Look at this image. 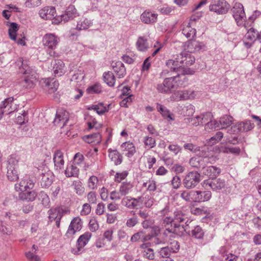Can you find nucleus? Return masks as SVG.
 Wrapping results in <instances>:
<instances>
[{
  "label": "nucleus",
  "instance_id": "nucleus-1",
  "mask_svg": "<svg viewBox=\"0 0 261 261\" xmlns=\"http://www.w3.org/2000/svg\"><path fill=\"white\" fill-rule=\"evenodd\" d=\"M195 61V57L188 52H183L177 56L174 59H170L166 65L170 71L179 72L183 75L194 74V70L190 68Z\"/></svg>",
  "mask_w": 261,
  "mask_h": 261
},
{
  "label": "nucleus",
  "instance_id": "nucleus-2",
  "mask_svg": "<svg viewBox=\"0 0 261 261\" xmlns=\"http://www.w3.org/2000/svg\"><path fill=\"white\" fill-rule=\"evenodd\" d=\"M188 222V218L187 215L181 211H177L174 213V218L166 217L164 220V223L167 225L170 224L171 228L170 231L178 236H182L187 231L188 225H184Z\"/></svg>",
  "mask_w": 261,
  "mask_h": 261
},
{
  "label": "nucleus",
  "instance_id": "nucleus-3",
  "mask_svg": "<svg viewBox=\"0 0 261 261\" xmlns=\"http://www.w3.org/2000/svg\"><path fill=\"white\" fill-rule=\"evenodd\" d=\"M186 77L178 75L164 80L162 84H159L157 89L159 92L163 93H168L172 90H175L185 86Z\"/></svg>",
  "mask_w": 261,
  "mask_h": 261
},
{
  "label": "nucleus",
  "instance_id": "nucleus-4",
  "mask_svg": "<svg viewBox=\"0 0 261 261\" xmlns=\"http://www.w3.org/2000/svg\"><path fill=\"white\" fill-rule=\"evenodd\" d=\"M34 184L32 180L27 179L21 180L18 185H16L15 188L17 191H20L19 196L22 200L33 201L36 197V193L33 190Z\"/></svg>",
  "mask_w": 261,
  "mask_h": 261
},
{
  "label": "nucleus",
  "instance_id": "nucleus-5",
  "mask_svg": "<svg viewBox=\"0 0 261 261\" xmlns=\"http://www.w3.org/2000/svg\"><path fill=\"white\" fill-rule=\"evenodd\" d=\"M79 16V13L75 6L73 5H70L66 8L63 14L60 16H56L54 18L53 23L58 24L62 21L66 22Z\"/></svg>",
  "mask_w": 261,
  "mask_h": 261
},
{
  "label": "nucleus",
  "instance_id": "nucleus-6",
  "mask_svg": "<svg viewBox=\"0 0 261 261\" xmlns=\"http://www.w3.org/2000/svg\"><path fill=\"white\" fill-rule=\"evenodd\" d=\"M69 212L68 210L62 207L51 208L49 211V219L50 221H55L56 226L59 228L62 217Z\"/></svg>",
  "mask_w": 261,
  "mask_h": 261
},
{
  "label": "nucleus",
  "instance_id": "nucleus-7",
  "mask_svg": "<svg viewBox=\"0 0 261 261\" xmlns=\"http://www.w3.org/2000/svg\"><path fill=\"white\" fill-rule=\"evenodd\" d=\"M233 16L239 26L243 24L246 19V15L243 5L240 3H235L232 9Z\"/></svg>",
  "mask_w": 261,
  "mask_h": 261
},
{
  "label": "nucleus",
  "instance_id": "nucleus-8",
  "mask_svg": "<svg viewBox=\"0 0 261 261\" xmlns=\"http://www.w3.org/2000/svg\"><path fill=\"white\" fill-rule=\"evenodd\" d=\"M42 42L48 49L54 50L59 42V38L54 34L48 33L43 36Z\"/></svg>",
  "mask_w": 261,
  "mask_h": 261
},
{
  "label": "nucleus",
  "instance_id": "nucleus-9",
  "mask_svg": "<svg viewBox=\"0 0 261 261\" xmlns=\"http://www.w3.org/2000/svg\"><path fill=\"white\" fill-rule=\"evenodd\" d=\"M82 227L83 222L81 218L79 217L74 218L70 222L66 235L69 237H72L76 232L80 231Z\"/></svg>",
  "mask_w": 261,
  "mask_h": 261
},
{
  "label": "nucleus",
  "instance_id": "nucleus-10",
  "mask_svg": "<svg viewBox=\"0 0 261 261\" xmlns=\"http://www.w3.org/2000/svg\"><path fill=\"white\" fill-rule=\"evenodd\" d=\"M260 35L254 28H251L246 33L244 37L245 46L249 48L251 46L257 39H260Z\"/></svg>",
  "mask_w": 261,
  "mask_h": 261
},
{
  "label": "nucleus",
  "instance_id": "nucleus-11",
  "mask_svg": "<svg viewBox=\"0 0 261 261\" xmlns=\"http://www.w3.org/2000/svg\"><path fill=\"white\" fill-rule=\"evenodd\" d=\"M200 175L196 171L189 172L184 179V184L188 188L195 187L200 181Z\"/></svg>",
  "mask_w": 261,
  "mask_h": 261
},
{
  "label": "nucleus",
  "instance_id": "nucleus-12",
  "mask_svg": "<svg viewBox=\"0 0 261 261\" xmlns=\"http://www.w3.org/2000/svg\"><path fill=\"white\" fill-rule=\"evenodd\" d=\"M195 96V92L194 91H178L173 93L171 96V99L173 101H179L193 99Z\"/></svg>",
  "mask_w": 261,
  "mask_h": 261
},
{
  "label": "nucleus",
  "instance_id": "nucleus-13",
  "mask_svg": "<svg viewBox=\"0 0 261 261\" xmlns=\"http://www.w3.org/2000/svg\"><path fill=\"white\" fill-rule=\"evenodd\" d=\"M42 83L44 84L45 89L48 94L55 93L58 89L59 84L57 80L54 78L48 77L42 80Z\"/></svg>",
  "mask_w": 261,
  "mask_h": 261
},
{
  "label": "nucleus",
  "instance_id": "nucleus-14",
  "mask_svg": "<svg viewBox=\"0 0 261 261\" xmlns=\"http://www.w3.org/2000/svg\"><path fill=\"white\" fill-rule=\"evenodd\" d=\"M1 106V108L3 109V111L6 114H10L18 109V105L14 103L13 97L5 99Z\"/></svg>",
  "mask_w": 261,
  "mask_h": 261
},
{
  "label": "nucleus",
  "instance_id": "nucleus-15",
  "mask_svg": "<svg viewBox=\"0 0 261 261\" xmlns=\"http://www.w3.org/2000/svg\"><path fill=\"white\" fill-rule=\"evenodd\" d=\"M112 104L105 105L102 102H95L94 104L88 107L87 110H93L99 115H103L108 113L111 109Z\"/></svg>",
  "mask_w": 261,
  "mask_h": 261
},
{
  "label": "nucleus",
  "instance_id": "nucleus-16",
  "mask_svg": "<svg viewBox=\"0 0 261 261\" xmlns=\"http://www.w3.org/2000/svg\"><path fill=\"white\" fill-rule=\"evenodd\" d=\"M82 140L87 143L92 145L96 146L99 145L102 140L101 134L99 132L93 133L82 137Z\"/></svg>",
  "mask_w": 261,
  "mask_h": 261
},
{
  "label": "nucleus",
  "instance_id": "nucleus-17",
  "mask_svg": "<svg viewBox=\"0 0 261 261\" xmlns=\"http://www.w3.org/2000/svg\"><path fill=\"white\" fill-rule=\"evenodd\" d=\"M56 14V10L54 7L46 6L42 8L39 11L40 17L44 20L54 19L56 17L55 15Z\"/></svg>",
  "mask_w": 261,
  "mask_h": 261
},
{
  "label": "nucleus",
  "instance_id": "nucleus-18",
  "mask_svg": "<svg viewBox=\"0 0 261 261\" xmlns=\"http://www.w3.org/2000/svg\"><path fill=\"white\" fill-rule=\"evenodd\" d=\"M202 174L211 179L217 178L221 173V169L215 166L203 167L202 170Z\"/></svg>",
  "mask_w": 261,
  "mask_h": 261
},
{
  "label": "nucleus",
  "instance_id": "nucleus-19",
  "mask_svg": "<svg viewBox=\"0 0 261 261\" xmlns=\"http://www.w3.org/2000/svg\"><path fill=\"white\" fill-rule=\"evenodd\" d=\"M203 185L206 187L207 185L213 190H220L225 186V182L220 178H214L213 179L205 180L203 182Z\"/></svg>",
  "mask_w": 261,
  "mask_h": 261
},
{
  "label": "nucleus",
  "instance_id": "nucleus-20",
  "mask_svg": "<svg viewBox=\"0 0 261 261\" xmlns=\"http://www.w3.org/2000/svg\"><path fill=\"white\" fill-rule=\"evenodd\" d=\"M121 148L123 153L128 157H131L136 153V149L134 143L130 141L122 144Z\"/></svg>",
  "mask_w": 261,
  "mask_h": 261
},
{
  "label": "nucleus",
  "instance_id": "nucleus-21",
  "mask_svg": "<svg viewBox=\"0 0 261 261\" xmlns=\"http://www.w3.org/2000/svg\"><path fill=\"white\" fill-rule=\"evenodd\" d=\"M158 15L149 11H145L141 15V21L146 24L153 23L156 22Z\"/></svg>",
  "mask_w": 261,
  "mask_h": 261
},
{
  "label": "nucleus",
  "instance_id": "nucleus-22",
  "mask_svg": "<svg viewBox=\"0 0 261 261\" xmlns=\"http://www.w3.org/2000/svg\"><path fill=\"white\" fill-rule=\"evenodd\" d=\"M92 236L91 232L87 231L81 235L77 240L78 243V250L73 249L72 252L74 254H77L78 252L80 251V249L84 247L88 243Z\"/></svg>",
  "mask_w": 261,
  "mask_h": 261
},
{
  "label": "nucleus",
  "instance_id": "nucleus-23",
  "mask_svg": "<svg viewBox=\"0 0 261 261\" xmlns=\"http://www.w3.org/2000/svg\"><path fill=\"white\" fill-rule=\"evenodd\" d=\"M112 66L114 71L119 78L124 76L126 74V70L123 64L121 61H113L112 63Z\"/></svg>",
  "mask_w": 261,
  "mask_h": 261
},
{
  "label": "nucleus",
  "instance_id": "nucleus-24",
  "mask_svg": "<svg viewBox=\"0 0 261 261\" xmlns=\"http://www.w3.org/2000/svg\"><path fill=\"white\" fill-rule=\"evenodd\" d=\"M53 71L55 76H61L65 72V64L61 60H56L53 64Z\"/></svg>",
  "mask_w": 261,
  "mask_h": 261
},
{
  "label": "nucleus",
  "instance_id": "nucleus-25",
  "mask_svg": "<svg viewBox=\"0 0 261 261\" xmlns=\"http://www.w3.org/2000/svg\"><path fill=\"white\" fill-rule=\"evenodd\" d=\"M181 196L186 201L198 202V191H185L181 194Z\"/></svg>",
  "mask_w": 261,
  "mask_h": 261
},
{
  "label": "nucleus",
  "instance_id": "nucleus-26",
  "mask_svg": "<svg viewBox=\"0 0 261 261\" xmlns=\"http://www.w3.org/2000/svg\"><path fill=\"white\" fill-rule=\"evenodd\" d=\"M156 109L162 115V116L168 120H173L174 119V116L164 106L160 104H156Z\"/></svg>",
  "mask_w": 261,
  "mask_h": 261
},
{
  "label": "nucleus",
  "instance_id": "nucleus-27",
  "mask_svg": "<svg viewBox=\"0 0 261 261\" xmlns=\"http://www.w3.org/2000/svg\"><path fill=\"white\" fill-rule=\"evenodd\" d=\"M156 109L162 115V116L168 120H173L174 119V116L164 106L160 104H156Z\"/></svg>",
  "mask_w": 261,
  "mask_h": 261
},
{
  "label": "nucleus",
  "instance_id": "nucleus-28",
  "mask_svg": "<svg viewBox=\"0 0 261 261\" xmlns=\"http://www.w3.org/2000/svg\"><path fill=\"white\" fill-rule=\"evenodd\" d=\"M68 112L65 110H61L57 112L55 122L56 123L61 122L63 124V126H64L68 121Z\"/></svg>",
  "mask_w": 261,
  "mask_h": 261
},
{
  "label": "nucleus",
  "instance_id": "nucleus-29",
  "mask_svg": "<svg viewBox=\"0 0 261 261\" xmlns=\"http://www.w3.org/2000/svg\"><path fill=\"white\" fill-rule=\"evenodd\" d=\"M190 208L191 213L195 215H207L210 214L208 210L204 206L196 207L195 205L192 204L190 206Z\"/></svg>",
  "mask_w": 261,
  "mask_h": 261
},
{
  "label": "nucleus",
  "instance_id": "nucleus-30",
  "mask_svg": "<svg viewBox=\"0 0 261 261\" xmlns=\"http://www.w3.org/2000/svg\"><path fill=\"white\" fill-rule=\"evenodd\" d=\"M55 165L57 168L61 169L63 168L64 161L63 160V154L60 150H57L55 152L54 158Z\"/></svg>",
  "mask_w": 261,
  "mask_h": 261
},
{
  "label": "nucleus",
  "instance_id": "nucleus-31",
  "mask_svg": "<svg viewBox=\"0 0 261 261\" xmlns=\"http://www.w3.org/2000/svg\"><path fill=\"white\" fill-rule=\"evenodd\" d=\"M53 174L51 172H46L43 174L41 180V185L43 188L49 187L53 182Z\"/></svg>",
  "mask_w": 261,
  "mask_h": 261
},
{
  "label": "nucleus",
  "instance_id": "nucleus-32",
  "mask_svg": "<svg viewBox=\"0 0 261 261\" xmlns=\"http://www.w3.org/2000/svg\"><path fill=\"white\" fill-rule=\"evenodd\" d=\"M198 203L208 201L212 198V193L210 191H198Z\"/></svg>",
  "mask_w": 261,
  "mask_h": 261
},
{
  "label": "nucleus",
  "instance_id": "nucleus-33",
  "mask_svg": "<svg viewBox=\"0 0 261 261\" xmlns=\"http://www.w3.org/2000/svg\"><path fill=\"white\" fill-rule=\"evenodd\" d=\"M79 174V169L72 164L68 166L65 170V174L67 177H77Z\"/></svg>",
  "mask_w": 261,
  "mask_h": 261
},
{
  "label": "nucleus",
  "instance_id": "nucleus-34",
  "mask_svg": "<svg viewBox=\"0 0 261 261\" xmlns=\"http://www.w3.org/2000/svg\"><path fill=\"white\" fill-rule=\"evenodd\" d=\"M149 245L147 243H144L141 246L142 249H145L143 256L146 258L152 260L154 258V254L152 249L148 248Z\"/></svg>",
  "mask_w": 261,
  "mask_h": 261
},
{
  "label": "nucleus",
  "instance_id": "nucleus-35",
  "mask_svg": "<svg viewBox=\"0 0 261 261\" xmlns=\"http://www.w3.org/2000/svg\"><path fill=\"white\" fill-rule=\"evenodd\" d=\"M136 45L138 49L141 51H146L148 47L147 39L143 37L138 38Z\"/></svg>",
  "mask_w": 261,
  "mask_h": 261
},
{
  "label": "nucleus",
  "instance_id": "nucleus-36",
  "mask_svg": "<svg viewBox=\"0 0 261 261\" xmlns=\"http://www.w3.org/2000/svg\"><path fill=\"white\" fill-rule=\"evenodd\" d=\"M233 118L231 116L225 115L220 118L219 120L221 128H226L231 125Z\"/></svg>",
  "mask_w": 261,
  "mask_h": 261
},
{
  "label": "nucleus",
  "instance_id": "nucleus-37",
  "mask_svg": "<svg viewBox=\"0 0 261 261\" xmlns=\"http://www.w3.org/2000/svg\"><path fill=\"white\" fill-rule=\"evenodd\" d=\"M99 179L96 176L92 175L88 179L87 187L90 190L96 189L98 187Z\"/></svg>",
  "mask_w": 261,
  "mask_h": 261
},
{
  "label": "nucleus",
  "instance_id": "nucleus-38",
  "mask_svg": "<svg viewBox=\"0 0 261 261\" xmlns=\"http://www.w3.org/2000/svg\"><path fill=\"white\" fill-rule=\"evenodd\" d=\"M152 236L147 235L145 236V233L143 231H140L134 234L131 238V241L132 242H137L140 239H142L144 241L149 240Z\"/></svg>",
  "mask_w": 261,
  "mask_h": 261
},
{
  "label": "nucleus",
  "instance_id": "nucleus-39",
  "mask_svg": "<svg viewBox=\"0 0 261 261\" xmlns=\"http://www.w3.org/2000/svg\"><path fill=\"white\" fill-rule=\"evenodd\" d=\"M109 156L115 165H119L122 162L121 156L120 153L116 150L110 151Z\"/></svg>",
  "mask_w": 261,
  "mask_h": 261
},
{
  "label": "nucleus",
  "instance_id": "nucleus-40",
  "mask_svg": "<svg viewBox=\"0 0 261 261\" xmlns=\"http://www.w3.org/2000/svg\"><path fill=\"white\" fill-rule=\"evenodd\" d=\"M19 28V25L14 22L10 23L8 33L11 39H16V33Z\"/></svg>",
  "mask_w": 261,
  "mask_h": 261
},
{
  "label": "nucleus",
  "instance_id": "nucleus-41",
  "mask_svg": "<svg viewBox=\"0 0 261 261\" xmlns=\"http://www.w3.org/2000/svg\"><path fill=\"white\" fill-rule=\"evenodd\" d=\"M105 82L110 86H113L115 84V78L111 72L105 73L103 75Z\"/></svg>",
  "mask_w": 261,
  "mask_h": 261
},
{
  "label": "nucleus",
  "instance_id": "nucleus-42",
  "mask_svg": "<svg viewBox=\"0 0 261 261\" xmlns=\"http://www.w3.org/2000/svg\"><path fill=\"white\" fill-rule=\"evenodd\" d=\"M133 185L130 182H123L120 187L119 193L121 195H125L127 194L132 189Z\"/></svg>",
  "mask_w": 261,
  "mask_h": 261
},
{
  "label": "nucleus",
  "instance_id": "nucleus-43",
  "mask_svg": "<svg viewBox=\"0 0 261 261\" xmlns=\"http://www.w3.org/2000/svg\"><path fill=\"white\" fill-rule=\"evenodd\" d=\"M88 227L92 232H95L99 229V223L96 217H93L90 219Z\"/></svg>",
  "mask_w": 261,
  "mask_h": 261
},
{
  "label": "nucleus",
  "instance_id": "nucleus-44",
  "mask_svg": "<svg viewBox=\"0 0 261 261\" xmlns=\"http://www.w3.org/2000/svg\"><path fill=\"white\" fill-rule=\"evenodd\" d=\"M240 129L243 132H248L254 127V124L250 120L241 122L239 124Z\"/></svg>",
  "mask_w": 261,
  "mask_h": 261
},
{
  "label": "nucleus",
  "instance_id": "nucleus-45",
  "mask_svg": "<svg viewBox=\"0 0 261 261\" xmlns=\"http://www.w3.org/2000/svg\"><path fill=\"white\" fill-rule=\"evenodd\" d=\"M101 91V86L99 84H95L87 89V93L88 94H99Z\"/></svg>",
  "mask_w": 261,
  "mask_h": 261
},
{
  "label": "nucleus",
  "instance_id": "nucleus-46",
  "mask_svg": "<svg viewBox=\"0 0 261 261\" xmlns=\"http://www.w3.org/2000/svg\"><path fill=\"white\" fill-rule=\"evenodd\" d=\"M213 115L211 112H206L201 116H196L197 119H200L201 123H207L209 121H212Z\"/></svg>",
  "mask_w": 261,
  "mask_h": 261
},
{
  "label": "nucleus",
  "instance_id": "nucleus-47",
  "mask_svg": "<svg viewBox=\"0 0 261 261\" xmlns=\"http://www.w3.org/2000/svg\"><path fill=\"white\" fill-rule=\"evenodd\" d=\"M143 186L147 188V190L152 193L156 189V182L153 180H149L143 184Z\"/></svg>",
  "mask_w": 261,
  "mask_h": 261
},
{
  "label": "nucleus",
  "instance_id": "nucleus-48",
  "mask_svg": "<svg viewBox=\"0 0 261 261\" xmlns=\"http://www.w3.org/2000/svg\"><path fill=\"white\" fill-rule=\"evenodd\" d=\"M122 100L120 102V105L121 107H128L132 102L133 99H134L133 95H128V96H122L120 97Z\"/></svg>",
  "mask_w": 261,
  "mask_h": 261
},
{
  "label": "nucleus",
  "instance_id": "nucleus-49",
  "mask_svg": "<svg viewBox=\"0 0 261 261\" xmlns=\"http://www.w3.org/2000/svg\"><path fill=\"white\" fill-rule=\"evenodd\" d=\"M202 16V13L200 12H197L193 14L190 17L189 22L188 23V27L190 29L192 25L196 23Z\"/></svg>",
  "mask_w": 261,
  "mask_h": 261
},
{
  "label": "nucleus",
  "instance_id": "nucleus-50",
  "mask_svg": "<svg viewBox=\"0 0 261 261\" xmlns=\"http://www.w3.org/2000/svg\"><path fill=\"white\" fill-rule=\"evenodd\" d=\"M12 40H14L19 45H26V35L23 32L22 34H18L16 36V39H13Z\"/></svg>",
  "mask_w": 261,
  "mask_h": 261
},
{
  "label": "nucleus",
  "instance_id": "nucleus-51",
  "mask_svg": "<svg viewBox=\"0 0 261 261\" xmlns=\"http://www.w3.org/2000/svg\"><path fill=\"white\" fill-rule=\"evenodd\" d=\"M192 236L195 238L200 239L203 236V232L201 228L197 226L194 228V229L191 232Z\"/></svg>",
  "mask_w": 261,
  "mask_h": 261
},
{
  "label": "nucleus",
  "instance_id": "nucleus-52",
  "mask_svg": "<svg viewBox=\"0 0 261 261\" xmlns=\"http://www.w3.org/2000/svg\"><path fill=\"white\" fill-rule=\"evenodd\" d=\"M144 142L145 148L148 149L153 148L155 145V139L152 137H146Z\"/></svg>",
  "mask_w": 261,
  "mask_h": 261
},
{
  "label": "nucleus",
  "instance_id": "nucleus-53",
  "mask_svg": "<svg viewBox=\"0 0 261 261\" xmlns=\"http://www.w3.org/2000/svg\"><path fill=\"white\" fill-rule=\"evenodd\" d=\"M113 135V129L111 127L107 126L104 133V139L107 143L111 141Z\"/></svg>",
  "mask_w": 261,
  "mask_h": 261
},
{
  "label": "nucleus",
  "instance_id": "nucleus-54",
  "mask_svg": "<svg viewBox=\"0 0 261 261\" xmlns=\"http://www.w3.org/2000/svg\"><path fill=\"white\" fill-rule=\"evenodd\" d=\"M223 134L222 132H219L217 133L216 135L212 137L208 142L209 144L214 145L219 142L223 138Z\"/></svg>",
  "mask_w": 261,
  "mask_h": 261
},
{
  "label": "nucleus",
  "instance_id": "nucleus-55",
  "mask_svg": "<svg viewBox=\"0 0 261 261\" xmlns=\"http://www.w3.org/2000/svg\"><path fill=\"white\" fill-rule=\"evenodd\" d=\"M97 123V121L95 118H94L92 116H89L87 118V122H86L87 125L88 126L87 129L88 130L92 129L96 126Z\"/></svg>",
  "mask_w": 261,
  "mask_h": 261
},
{
  "label": "nucleus",
  "instance_id": "nucleus-56",
  "mask_svg": "<svg viewBox=\"0 0 261 261\" xmlns=\"http://www.w3.org/2000/svg\"><path fill=\"white\" fill-rule=\"evenodd\" d=\"M219 128H220L219 123L216 121H209L205 125V129L207 130H214Z\"/></svg>",
  "mask_w": 261,
  "mask_h": 261
},
{
  "label": "nucleus",
  "instance_id": "nucleus-57",
  "mask_svg": "<svg viewBox=\"0 0 261 261\" xmlns=\"http://www.w3.org/2000/svg\"><path fill=\"white\" fill-rule=\"evenodd\" d=\"M127 175L128 172L125 171L121 173H117L115 175V181L117 182H120L127 177Z\"/></svg>",
  "mask_w": 261,
  "mask_h": 261
},
{
  "label": "nucleus",
  "instance_id": "nucleus-58",
  "mask_svg": "<svg viewBox=\"0 0 261 261\" xmlns=\"http://www.w3.org/2000/svg\"><path fill=\"white\" fill-rule=\"evenodd\" d=\"M84 155L82 153L78 152L74 155L73 164L75 165H80L84 162Z\"/></svg>",
  "mask_w": 261,
  "mask_h": 261
},
{
  "label": "nucleus",
  "instance_id": "nucleus-59",
  "mask_svg": "<svg viewBox=\"0 0 261 261\" xmlns=\"http://www.w3.org/2000/svg\"><path fill=\"white\" fill-rule=\"evenodd\" d=\"M7 177L11 181H16L18 179V175L16 170H8Z\"/></svg>",
  "mask_w": 261,
  "mask_h": 261
},
{
  "label": "nucleus",
  "instance_id": "nucleus-60",
  "mask_svg": "<svg viewBox=\"0 0 261 261\" xmlns=\"http://www.w3.org/2000/svg\"><path fill=\"white\" fill-rule=\"evenodd\" d=\"M27 113H23L21 114L20 115L18 116L16 119V122L20 125H22L25 123V122L28 121V119L27 118Z\"/></svg>",
  "mask_w": 261,
  "mask_h": 261
},
{
  "label": "nucleus",
  "instance_id": "nucleus-61",
  "mask_svg": "<svg viewBox=\"0 0 261 261\" xmlns=\"http://www.w3.org/2000/svg\"><path fill=\"white\" fill-rule=\"evenodd\" d=\"M105 211V205L102 203H99L96 206L95 213L97 215L100 216L104 214Z\"/></svg>",
  "mask_w": 261,
  "mask_h": 261
},
{
  "label": "nucleus",
  "instance_id": "nucleus-62",
  "mask_svg": "<svg viewBox=\"0 0 261 261\" xmlns=\"http://www.w3.org/2000/svg\"><path fill=\"white\" fill-rule=\"evenodd\" d=\"M25 4L29 7H37L41 4V0H27Z\"/></svg>",
  "mask_w": 261,
  "mask_h": 261
},
{
  "label": "nucleus",
  "instance_id": "nucleus-63",
  "mask_svg": "<svg viewBox=\"0 0 261 261\" xmlns=\"http://www.w3.org/2000/svg\"><path fill=\"white\" fill-rule=\"evenodd\" d=\"M25 256L29 261H41L40 258L38 256L31 252L26 253Z\"/></svg>",
  "mask_w": 261,
  "mask_h": 261
},
{
  "label": "nucleus",
  "instance_id": "nucleus-64",
  "mask_svg": "<svg viewBox=\"0 0 261 261\" xmlns=\"http://www.w3.org/2000/svg\"><path fill=\"white\" fill-rule=\"evenodd\" d=\"M113 233V229L112 228H110L104 232L103 237L107 241H111L112 240Z\"/></svg>",
  "mask_w": 261,
  "mask_h": 261
}]
</instances>
